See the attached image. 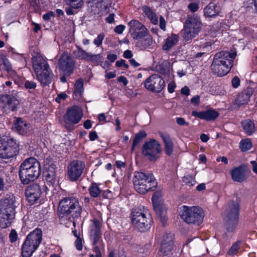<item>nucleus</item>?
<instances>
[{
	"mask_svg": "<svg viewBox=\"0 0 257 257\" xmlns=\"http://www.w3.org/2000/svg\"><path fill=\"white\" fill-rule=\"evenodd\" d=\"M82 208L78 199L74 197H65L59 202L58 214L61 219L71 220L79 217Z\"/></svg>",
	"mask_w": 257,
	"mask_h": 257,
	"instance_id": "obj_1",
	"label": "nucleus"
},
{
	"mask_svg": "<svg viewBox=\"0 0 257 257\" xmlns=\"http://www.w3.org/2000/svg\"><path fill=\"white\" fill-rule=\"evenodd\" d=\"M33 69L37 79L43 85L51 83L53 74L47 60L38 53H35L32 57Z\"/></svg>",
	"mask_w": 257,
	"mask_h": 257,
	"instance_id": "obj_2",
	"label": "nucleus"
},
{
	"mask_svg": "<svg viewBox=\"0 0 257 257\" xmlns=\"http://www.w3.org/2000/svg\"><path fill=\"white\" fill-rule=\"evenodd\" d=\"M236 56L235 52L220 51L217 53L211 66L213 72L218 76L226 75L232 68Z\"/></svg>",
	"mask_w": 257,
	"mask_h": 257,
	"instance_id": "obj_3",
	"label": "nucleus"
},
{
	"mask_svg": "<svg viewBox=\"0 0 257 257\" xmlns=\"http://www.w3.org/2000/svg\"><path fill=\"white\" fill-rule=\"evenodd\" d=\"M17 203L16 198L10 195L0 200V227L6 228L9 227L16 214Z\"/></svg>",
	"mask_w": 257,
	"mask_h": 257,
	"instance_id": "obj_4",
	"label": "nucleus"
},
{
	"mask_svg": "<svg viewBox=\"0 0 257 257\" xmlns=\"http://www.w3.org/2000/svg\"><path fill=\"white\" fill-rule=\"evenodd\" d=\"M41 173L39 161L34 158L26 159L21 165L19 169L20 179L24 184H28L36 180Z\"/></svg>",
	"mask_w": 257,
	"mask_h": 257,
	"instance_id": "obj_5",
	"label": "nucleus"
},
{
	"mask_svg": "<svg viewBox=\"0 0 257 257\" xmlns=\"http://www.w3.org/2000/svg\"><path fill=\"white\" fill-rule=\"evenodd\" d=\"M42 240V232L37 228L26 237L22 246V256L31 257L37 250Z\"/></svg>",
	"mask_w": 257,
	"mask_h": 257,
	"instance_id": "obj_6",
	"label": "nucleus"
},
{
	"mask_svg": "<svg viewBox=\"0 0 257 257\" xmlns=\"http://www.w3.org/2000/svg\"><path fill=\"white\" fill-rule=\"evenodd\" d=\"M134 185L138 193L144 194L155 187L157 182L153 174L138 172L134 176Z\"/></svg>",
	"mask_w": 257,
	"mask_h": 257,
	"instance_id": "obj_7",
	"label": "nucleus"
},
{
	"mask_svg": "<svg viewBox=\"0 0 257 257\" xmlns=\"http://www.w3.org/2000/svg\"><path fill=\"white\" fill-rule=\"evenodd\" d=\"M239 202L238 201H229L223 214V218L226 222L228 231H233L238 222Z\"/></svg>",
	"mask_w": 257,
	"mask_h": 257,
	"instance_id": "obj_8",
	"label": "nucleus"
},
{
	"mask_svg": "<svg viewBox=\"0 0 257 257\" xmlns=\"http://www.w3.org/2000/svg\"><path fill=\"white\" fill-rule=\"evenodd\" d=\"M202 27L200 18L193 15L188 17L186 20L183 30V37L185 41H189L195 37L199 33Z\"/></svg>",
	"mask_w": 257,
	"mask_h": 257,
	"instance_id": "obj_9",
	"label": "nucleus"
},
{
	"mask_svg": "<svg viewBox=\"0 0 257 257\" xmlns=\"http://www.w3.org/2000/svg\"><path fill=\"white\" fill-rule=\"evenodd\" d=\"M204 217V212L199 207H188L185 205L182 207L181 217L187 223L199 225L203 221Z\"/></svg>",
	"mask_w": 257,
	"mask_h": 257,
	"instance_id": "obj_10",
	"label": "nucleus"
},
{
	"mask_svg": "<svg viewBox=\"0 0 257 257\" xmlns=\"http://www.w3.org/2000/svg\"><path fill=\"white\" fill-rule=\"evenodd\" d=\"M162 148L160 143L154 139L145 142L142 147V154L150 162H155L160 158Z\"/></svg>",
	"mask_w": 257,
	"mask_h": 257,
	"instance_id": "obj_11",
	"label": "nucleus"
},
{
	"mask_svg": "<svg viewBox=\"0 0 257 257\" xmlns=\"http://www.w3.org/2000/svg\"><path fill=\"white\" fill-rule=\"evenodd\" d=\"M152 222L151 216L147 212L135 210L132 213V224L140 231H145L149 228Z\"/></svg>",
	"mask_w": 257,
	"mask_h": 257,
	"instance_id": "obj_12",
	"label": "nucleus"
},
{
	"mask_svg": "<svg viewBox=\"0 0 257 257\" xmlns=\"http://www.w3.org/2000/svg\"><path fill=\"white\" fill-rule=\"evenodd\" d=\"M19 151V145L13 138H7L0 143V158H11L17 155Z\"/></svg>",
	"mask_w": 257,
	"mask_h": 257,
	"instance_id": "obj_13",
	"label": "nucleus"
},
{
	"mask_svg": "<svg viewBox=\"0 0 257 257\" xmlns=\"http://www.w3.org/2000/svg\"><path fill=\"white\" fill-rule=\"evenodd\" d=\"M129 32L133 39L137 41L143 38L149 32L146 27L137 20H132L128 23Z\"/></svg>",
	"mask_w": 257,
	"mask_h": 257,
	"instance_id": "obj_14",
	"label": "nucleus"
},
{
	"mask_svg": "<svg viewBox=\"0 0 257 257\" xmlns=\"http://www.w3.org/2000/svg\"><path fill=\"white\" fill-rule=\"evenodd\" d=\"M161 246L160 252L164 256L170 257L173 254L174 250V236L173 234L169 233L164 234L161 238Z\"/></svg>",
	"mask_w": 257,
	"mask_h": 257,
	"instance_id": "obj_15",
	"label": "nucleus"
},
{
	"mask_svg": "<svg viewBox=\"0 0 257 257\" xmlns=\"http://www.w3.org/2000/svg\"><path fill=\"white\" fill-rule=\"evenodd\" d=\"M144 86L150 91L159 93L165 88V82L160 76L153 74L146 79Z\"/></svg>",
	"mask_w": 257,
	"mask_h": 257,
	"instance_id": "obj_16",
	"label": "nucleus"
},
{
	"mask_svg": "<svg viewBox=\"0 0 257 257\" xmlns=\"http://www.w3.org/2000/svg\"><path fill=\"white\" fill-rule=\"evenodd\" d=\"M82 110L78 106H74L68 108L64 116V120L67 128H69L71 125L78 123L82 117Z\"/></svg>",
	"mask_w": 257,
	"mask_h": 257,
	"instance_id": "obj_17",
	"label": "nucleus"
},
{
	"mask_svg": "<svg viewBox=\"0 0 257 257\" xmlns=\"http://www.w3.org/2000/svg\"><path fill=\"white\" fill-rule=\"evenodd\" d=\"M85 167V163L81 161H72L67 167L69 179L72 181L77 180L82 174Z\"/></svg>",
	"mask_w": 257,
	"mask_h": 257,
	"instance_id": "obj_18",
	"label": "nucleus"
},
{
	"mask_svg": "<svg viewBox=\"0 0 257 257\" xmlns=\"http://www.w3.org/2000/svg\"><path fill=\"white\" fill-rule=\"evenodd\" d=\"M59 68L66 74L69 75L73 71L75 67V61L70 54L64 52L58 60Z\"/></svg>",
	"mask_w": 257,
	"mask_h": 257,
	"instance_id": "obj_19",
	"label": "nucleus"
},
{
	"mask_svg": "<svg viewBox=\"0 0 257 257\" xmlns=\"http://www.w3.org/2000/svg\"><path fill=\"white\" fill-rule=\"evenodd\" d=\"M19 104V100L13 95H3L0 97V107L8 112L16 110Z\"/></svg>",
	"mask_w": 257,
	"mask_h": 257,
	"instance_id": "obj_20",
	"label": "nucleus"
},
{
	"mask_svg": "<svg viewBox=\"0 0 257 257\" xmlns=\"http://www.w3.org/2000/svg\"><path fill=\"white\" fill-rule=\"evenodd\" d=\"M25 194L28 202L33 204L37 202L41 195V190L37 184L28 186L25 191Z\"/></svg>",
	"mask_w": 257,
	"mask_h": 257,
	"instance_id": "obj_21",
	"label": "nucleus"
},
{
	"mask_svg": "<svg viewBox=\"0 0 257 257\" xmlns=\"http://www.w3.org/2000/svg\"><path fill=\"white\" fill-rule=\"evenodd\" d=\"M90 240L93 245V251L96 253L97 256H101V251L104 250L105 244L103 241L101 234H90Z\"/></svg>",
	"mask_w": 257,
	"mask_h": 257,
	"instance_id": "obj_22",
	"label": "nucleus"
},
{
	"mask_svg": "<svg viewBox=\"0 0 257 257\" xmlns=\"http://www.w3.org/2000/svg\"><path fill=\"white\" fill-rule=\"evenodd\" d=\"M192 115L201 119L207 121L213 120L219 115V113L214 109H209L206 111H193Z\"/></svg>",
	"mask_w": 257,
	"mask_h": 257,
	"instance_id": "obj_23",
	"label": "nucleus"
},
{
	"mask_svg": "<svg viewBox=\"0 0 257 257\" xmlns=\"http://www.w3.org/2000/svg\"><path fill=\"white\" fill-rule=\"evenodd\" d=\"M253 90L251 88H247L240 93L235 100V103L238 106L247 104L250 100V97L252 95Z\"/></svg>",
	"mask_w": 257,
	"mask_h": 257,
	"instance_id": "obj_24",
	"label": "nucleus"
},
{
	"mask_svg": "<svg viewBox=\"0 0 257 257\" xmlns=\"http://www.w3.org/2000/svg\"><path fill=\"white\" fill-rule=\"evenodd\" d=\"M154 43V41L149 32L148 35L136 41V46L142 49H147L153 45Z\"/></svg>",
	"mask_w": 257,
	"mask_h": 257,
	"instance_id": "obj_25",
	"label": "nucleus"
},
{
	"mask_svg": "<svg viewBox=\"0 0 257 257\" xmlns=\"http://www.w3.org/2000/svg\"><path fill=\"white\" fill-rule=\"evenodd\" d=\"M179 40V36L177 34H172L164 41V44L162 46V49L166 51H169L175 46Z\"/></svg>",
	"mask_w": 257,
	"mask_h": 257,
	"instance_id": "obj_26",
	"label": "nucleus"
},
{
	"mask_svg": "<svg viewBox=\"0 0 257 257\" xmlns=\"http://www.w3.org/2000/svg\"><path fill=\"white\" fill-rule=\"evenodd\" d=\"M230 173L231 178L234 181L242 182L246 179L243 168L241 166L233 168Z\"/></svg>",
	"mask_w": 257,
	"mask_h": 257,
	"instance_id": "obj_27",
	"label": "nucleus"
},
{
	"mask_svg": "<svg viewBox=\"0 0 257 257\" xmlns=\"http://www.w3.org/2000/svg\"><path fill=\"white\" fill-rule=\"evenodd\" d=\"M142 10L151 23L154 25H157L158 24V18L155 12L150 7L143 6L142 7Z\"/></svg>",
	"mask_w": 257,
	"mask_h": 257,
	"instance_id": "obj_28",
	"label": "nucleus"
},
{
	"mask_svg": "<svg viewBox=\"0 0 257 257\" xmlns=\"http://www.w3.org/2000/svg\"><path fill=\"white\" fill-rule=\"evenodd\" d=\"M15 127L20 134H25L29 129V124L21 118H17L15 122Z\"/></svg>",
	"mask_w": 257,
	"mask_h": 257,
	"instance_id": "obj_29",
	"label": "nucleus"
},
{
	"mask_svg": "<svg viewBox=\"0 0 257 257\" xmlns=\"http://www.w3.org/2000/svg\"><path fill=\"white\" fill-rule=\"evenodd\" d=\"M219 12V7L213 3H210L204 9V15L207 17L216 16L218 14Z\"/></svg>",
	"mask_w": 257,
	"mask_h": 257,
	"instance_id": "obj_30",
	"label": "nucleus"
},
{
	"mask_svg": "<svg viewBox=\"0 0 257 257\" xmlns=\"http://www.w3.org/2000/svg\"><path fill=\"white\" fill-rule=\"evenodd\" d=\"M242 126L244 132L248 135H252L255 131V125L252 121L246 119L242 122Z\"/></svg>",
	"mask_w": 257,
	"mask_h": 257,
	"instance_id": "obj_31",
	"label": "nucleus"
},
{
	"mask_svg": "<svg viewBox=\"0 0 257 257\" xmlns=\"http://www.w3.org/2000/svg\"><path fill=\"white\" fill-rule=\"evenodd\" d=\"M162 138L165 145V152L167 155L170 156L173 152V143L170 137L167 135H163Z\"/></svg>",
	"mask_w": 257,
	"mask_h": 257,
	"instance_id": "obj_32",
	"label": "nucleus"
},
{
	"mask_svg": "<svg viewBox=\"0 0 257 257\" xmlns=\"http://www.w3.org/2000/svg\"><path fill=\"white\" fill-rule=\"evenodd\" d=\"M90 196L93 198H97L101 195L102 189L100 188L99 185L93 182L91 183L88 189Z\"/></svg>",
	"mask_w": 257,
	"mask_h": 257,
	"instance_id": "obj_33",
	"label": "nucleus"
},
{
	"mask_svg": "<svg viewBox=\"0 0 257 257\" xmlns=\"http://www.w3.org/2000/svg\"><path fill=\"white\" fill-rule=\"evenodd\" d=\"M45 180L49 186H53L56 182V173L53 168L52 170H48L45 174Z\"/></svg>",
	"mask_w": 257,
	"mask_h": 257,
	"instance_id": "obj_34",
	"label": "nucleus"
},
{
	"mask_svg": "<svg viewBox=\"0 0 257 257\" xmlns=\"http://www.w3.org/2000/svg\"><path fill=\"white\" fill-rule=\"evenodd\" d=\"M75 57L79 59L87 61L89 53L83 50L81 48L77 47V50L73 52Z\"/></svg>",
	"mask_w": 257,
	"mask_h": 257,
	"instance_id": "obj_35",
	"label": "nucleus"
},
{
	"mask_svg": "<svg viewBox=\"0 0 257 257\" xmlns=\"http://www.w3.org/2000/svg\"><path fill=\"white\" fill-rule=\"evenodd\" d=\"M252 147V143L250 139L241 140L239 143V148L242 152H246Z\"/></svg>",
	"mask_w": 257,
	"mask_h": 257,
	"instance_id": "obj_36",
	"label": "nucleus"
},
{
	"mask_svg": "<svg viewBox=\"0 0 257 257\" xmlns=\"http://www.w3.org/2000/svg\"><path fill=\"white\" fill-rule=\"evenodd\" d=\"M241 241H237L234 242L228 249L227 254L228 255H234L236 254L240 248Z\"/></svg>",
	"mask_w": 257,
	"mask_h": 257,
	"instance_id": "obj_37",
	"label": "nucleus"
},
{
	"mask_svg": "<svg viewBox=\"0 0 257 257\" xmlns=\"http://www.w3.org/2000/svg\"><path fill=\"white\" fill-rule=\"evenodd\" d=\"M101 223L97 219L94 218L92 221V224L91 227L90 234H101L100 231Z\"/></svg>",
	"mask_w": 257,
	"mask_h": 257,
	"instance_id": "obj_38",
	"label": "nucleus"
},
{
	"mask_svg": "<svg viewBox=\"0 0 257 257\" xmlns=\"http://www.w3.org/2000/svg\"><path fill=\"white\" fill-rule=\"evenodd\" d=\"M147 136L145 132H141L136 134L134 137L133 145L132 148V152H133L136 146L141 142L142 139Z\"/></svg>",
	"mask_w": 257,
	"mask_h": 257,
	"instance_id": "obj_39",
	"label": "nucleus"
},
{
	"mask_svg": "<svg viewBox=\"0 0 257 257\" xmlns=\"http://www.w3.org/2000/svg\"><path fill=\"white\" fill-rule=\"evenodd\" d=\"M66 3L74 9H78L84 4L83 0H64Z\"/></svg>",
	"mask_w": 257,
	"mask_h": 257,
	"instance_id": "obj_40",
	"label": "nucleus"
},
{
	"mask_svg": "<svg viewBox=\"0 0 257 257\" xmlns=\"http://www.w3.org/2000/svg\"><path fill=\"white\" fill-rule=\"evenodd\" d=\"M183 182L188 186L191 187L196 183L195 177L191 175H187L183 177Z\"/></svg>",
	"mask_w": 257,
	"mask_h": 257,
	"instance_id": "obj_41",
	"label": "nucleus"
},
{
	"mask_svg": "<svg viewBox=\"0 0 257 257\" xmlns=\"http://www.w3.org/2000/svg\"><path fill=\"white\" fill-rule=\"evenodd\" d=\"M74 88L75 93L79 94L81 93L83 89V81L82 79H79L76 82Z\"/></svg>",
	"mask_w": 257,
	"mask_h": 257,
	"instance_id": "obj_42",
	"label": "nucleus"
},
{
	"mask_svg": "<svg viewBox=\"0 0 257 257\" xmlns=\"http://www.w3.org/2000/svg\"><path fill=\"white\" fill-rule=\"evenodd\" d=\"M103 59L102 56L101 54H92L89 53L87 61H92L93 62L98 63Z\"/></svg>",
	"mask_w": 257,
	"mask_h": 257,
	"instance_id": "obj_43",
	"label": "nucleus"
},
{
	"mask_svg": "<svg viewBox=\"0 0 257 257\" xmlns=\"http://www.w3.org/2000/svg\"><path fill=\"white\" fill-rule=\"evenodd\" d=\"M105 35L103 33H100L97 37L94 40L93 43L97 46H100L102 43L103 40L104 39Z\"/></svg>",
	"mask_w": 257,
	"mask_h": 257,
	"instance_id": "obj_44",
	"label": "nucleus"
},
{
	"mask_svg": "<svg viewBox=\"0 0 257 257\" xmlns=\"http://www.w3.org/2000/svg\"><path fill=\"white\" fill-rule=\"evenodd\" d=\"M25 87L26 89H35L37 87V84L33 81L27 80L25 81L24 84Z\"/></svg>",
	"mask_w": 257,
	"mask_h": 257,
	"instance_id": "obj_45",
	"label": "nucleus"
},
{
	"mask_svg": "<svg viewBox=\"0 0 257 257\" xmlns=\"http://www.w3.org/2000/svg\"><path fill=\"white\" fill-rule=\"evenodd\" d=\"M9 238L11 242H14L18 239V234L15 230H12L9 234Z\"/></svg>",
	"mask_w": 257,
	"mask_h": 257,
	"instance_id": "obj_46",
	"label": "nucleus"
},
{
	"mask_svg": "<svg viewBox=\"0 0 257 257\" xmlns=\"http://www.w3.org/2000/svg\"><path fill=\"white\" fill-rule=\"evenodd\" d=\"M188 8L192 12H195L199 9V5L196 3H191L188 6Z\"/></svg>",
	"mask_w": 257,
	"mask_h": 257,
	"instance_id": "obj_47",
	"label": "nucleus"
},
{
	"mask_svg": "<svg viewBox=\"0 0 257 257\" xmlns=\"http://www.w3.org/2000/svg\"><path fill=\"white\" fill-rule=\"evenodd\" d=\"M67 97V95L65 92L61 93L58 94L55 98V100L58 103H60L62 100H64Z\"/></svg>",
	"mask_w": 257,
	"mask_h": 257,
	"instance_id": "obj_48",
	"label": "nucleus"
},
{
	"mask_svg": "<svg viewBox=\"0 0 257 257\" xmlns=\"http://www.w3.org/2000/svg\"><path fill=\"white\" fill-rule=\"evenodd\" d=\"M115 65L117 67L123 66L126 69H128L129 67L128 65L125 63V61L123 59H121L120 61H117L115 63Z\"/></svg>",
	"mask_w": 257,
	"mask_h": 257,
	"instance_id": "obj_49",
	"label": "nucleus"
},
{
	"mask_svg": "<svg viewBox=\"0 0 257 257\" xmlns=\"http://www.w3.org/2000/svg\"><path fill=\"white\" fill-rule=\"evenodd\" d=\"M159 26L162 30L166 31V21L162 16L159 18Z\"/></svg>",
	"mask_w": 257,
	"mask_h": 257,
	"instance_id": "obj_50",
	"label": "nucleus"
},
{
	"mask_svg": "<svg viewBox=\"0 0 257 257\" xmlns=\"http://www.w3.org/2000/svg\"><path fill=\"white\" fill-rule=\"evenodd\" d=\"M75 245L76 248L78 250H81L82 249V240L79 237H77L76 240H75Z\"/></svg>",
	"mask_w": 257,
	"mask_h": 257,
	"instance_id": "obj_51",
	"label": "nucleus"
},
{
	"mask_svg": "<svg viewBox=\"0 0 257 257\" xmlns=\"http://www.w3.org/2000/svg\"><path fill=\"white\" fill-rule=\"evenodd\" d=\"M231 84H232V86L234 88H236L238 87L239 86V85H240V79H239V78L238 77H237V76H235L232 79Z\"/></svg>",
	"mask_w": 257,
	"mask_h": 257,
	"instance_id": "obj_52",
	"label": "nucleus"
},
{
	"mask_svg": "<svg viewBox=\"0 0 257 257\" xmlns=\"http://www.w3.org/2000/svg\"><path fill=\"white\" fill-rule=\"evenodd\" d=\"M125 29V26L123 25H119L115 27L114 28V32L118 34L122 33Z\"/></svg>",
	"mask_w": 257,
	"mask_h": 257,
	"instance_id": "obj_53",
	"label": "nucleus"
},
{
	"mask_svg": "<svg viewBox=\"0 0 257 257\" xmlns=\"http://www.w3.org/2000/svg\"><path fill=\"white\" fill-rule=\"evenodd\" d=\"M117 58L116 54L109 52L107 55V59L111 63L114 62Z\"/></svg>",
	"mask_w": 257,
	"mask_h": 257,
	"instance_id": "obj_54",
	"label": "nucleus"
},
{
	"mask_svg": "<svg viewBox=\"0 0 257 257\" xmlns=\"http://www.w3.org/2000/svg\"><path fill=\"white\" fill-rule=\"evenodd\" d=\"M176 85L174 82H172L169 83L168 86V90L169 92L172 93L174 92L175 88H176Z\"/></svg>",
	"mask_w": 257,
	"mask_h": 257,
	"instance_id": "obj_55",
	"label": "nucleus"
},
{
	"mask_svg": "<svg viewBox=\"0 0 257 257\" xmlns=\"http://www.w3.org/2000/svg\"><path fill=\"white\" fill-rule=\"evenodd\" d=\"M115 165L118 169H121L125 167V163L121 161H116Z\"/></svg>",
	"mask_w": 257,
	"mask_h": 257,
	"instance_id": "obj_56",
	"label": "nucleus"
},
{
	"mask_svg": "<svg viewBox=\"0 0 257 257\" xmlns=\"http://www.w3.org/2000/svg\"><path fill=\"white\" fill-rule=\"evenodd\" d=\"M133 54L131 50H127L123 53V56L124 58L126 59H130L133 57Z\"/></svg>",
	"mask_w": 257,
	"mask_h": 257,
	"instance_id": "obj_57",
	"label": "nucleus"
},
{
	"mask_svg": "<svg viewBox=\"0 0 257 257\" xmlns=\"http://www.w3.org/2000/svg\"><path fill=\"white\" fill-rule=\"evenodd\" d=\"M156 211H157V213L158 214H160L161 221L164 223V222L166 220V211H163L162 213H161L160 212V210H159V209H156Z\"/></svg>",
	"mask_w": 257,
	"mask_h": 257,
	"instance_id": "obj_58",
	"label": "nucleus"
},
{
	"mask_svg": "<svg viewBox=\"0 0 257 257\" xmlns=\"http://www.w3.org/2000/svg\"><path fill=\"white\" fill-rule=\"evenodd\" d=\"M117 80L119 82H122L124 86H126L128 84V80L124 76H120L118 77Z\"/></svg>",
	"mask_w": 257,
	"mask_h": 257,
	"instance_id": "obj_59",
	"label": "nucleus"
},
{
	"mask_svg": "<svg viewBox=\"0 0 257 257\" xmlns=\"http://www.w3.org/2000/svg\"><path fill=\"white\" fill-rule=\"evenodd\" d=\"M105 76L107 79L114 78L116 76L115 72H105Z\"/></svg>",
	"mask_w": 257,
	"mask_h": 257,
	"instance_id": "obj_60",
	"label": "nucleus"
},
{
	"mask_svg": "<svg viewBox=\"0 0 257 257\" xmlns=\"http://www.w3.org/2000/svg\"><path fill=\"white\" fill-rule=\"evenodd\" d=\"M90 141H93L97 138V133L95 132H90L89 134Z\"/></svg>",
	"mask_w": 257,
	"mask_h": 257,
	"instance_id": "obj_61",
	"label": "nucleus"
},
{
	"mask_svg": "<svg viewBox=\"0 0 257 257\" xmlns=\"http://www.w3.org/2000/svg\"><path fill=\"white\" fill-rule=\"evenodd\" d=\"M181 92L182 94L188 96L190 94V90L188 87L185 86L181 89Z\"/></svg>",
	"mask_w": 257,
	"mask_h": 257,
	"instance_id": "obj_62",
	"label": "nucleus"
},
{
	"mask_svg": "<svg viewBox=\"0 0 257 257\" xmlns=\"http://www.w3.org/2000/svg\"><path fill=\"white\" fill-rule=\"evenodd\" d=\"M114 14H110L106 18V21L109 24L112 23L114 21Z\"/></svg>",
	"mask_w": 257,
	"mask_h": 257,
	"instance_id": "obj_63",
	"label": "nucleus"
},
{
	"mask_svg": "<svg viewBox=\"0 0 257 257\" xmlns=\"http://www.w3.org/2000/svg\"><path fill=\"white\" fill-rule=\"evenodd\" d=\"M250 163L252 166V171L257 174V163L255 161H251Z\"/></svg>",
	"mask_w": 257,
	"mask_h": 257,
	"instance_id": "obj_64",
	"label": "nucleus"
}]
</instances>
